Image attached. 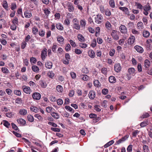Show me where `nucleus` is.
<instances>
[{"label":"nucleus","instance_id":"obj_12","mask_svg":"<svg viewBox=\"0 0 152 152\" xmlns=\"http://www.w3.org/2000/svg\"><path fill=\"white\" fill-rule=\"evenodd\" d=\"M137 28L138 29L141 30L144 28L143 23L141 22H138L137 25Z\"/></svg>","mask_w":152,"mask_h":152},{"label":"nucleus","instance_id":"obj_25","mask_svg":"<svg viewBox=\"0 0 152 152\" xmlns=\"http://www.w3.org/2000/svg\"><path fill=\"white\" fill-rule=\"evenodd\" d=\"M25 17L26 18H30L32 16V14L30 12L25 11L24 13Z\"/></svg>","mask_w":152,"mask_h":152},{"label":"nucleus","instance_id":"obj_10","mask_svg":"<svg viewBox=\"0 0 152 152\" xmlns=\"http://www.w3.org/2000/svg\"><path fill=\"white\" fill-rule=\"evenodd\" d=\"M89 97L91 99H94L95 96V92L93 91H91L88 94Z\"/></svg>","mask_w":152,"mask_h":152},{"label":"nucleus","instance_id":"obj_13","mask_svg":"<svg viewBox=\"0 0 152 152\" xmlns=\"http://www.w3.org/2000/svg\"><path fill=\"white\" fill-rule=\"evenodd\" d=\"M67 6L68 10L70 12H73L74 10V8L73 5L70 3H68Z\"/></svg>","mask_w":152,"mask_h":152},{"label":"nucleus","instance_id":"obj_8","mask_svg":"<svg viewBox=\"0 0 152 152\" xmlns=\"http://www.w3.org/2000/svg\"><path fill=\"white\" fill-rule=\"evenodd\" d=\"M119 29L122 33H125L127 32L126 27L124 25H121L119 27Z\"/></svg>","mask_w":152,"mask_h":152},{"label":"nucleus","instance_id":"obj_1","mask_svg":"<svg viewBox=\"0 0 152 152\" xmlns=\"http://www.w3.org/2000/svg\"><path fill=\"white\" fill-rule=\"evenodd\" d=\"M143 9L144 11L143 13L145 15H147L148 14V11L151 9V7L149 4L148 3L143 7Z\"/></svg>","mask_w":152,"mask_h":152},{"label":"nucleus","instance_id":"obj_64","mask_svg":"<svg viewBox=\"0 0 152 152\" xmlns=\"http://www.w3.org/2000/svg\"><path fill=\"white\" fill-rule=\"evenodd\" d=\"M10 28L12 30H15L16 29V24H13L12 25L10 26Z\"/></svg>","mask_w":152,"mask_h":152},{"label":"nucleus","instance_id":"obj_50","mask_svg":"<svg viewBox=\"0 0 152 152\" xmlns=\"http://www.w3.org/2000/svg\"><path fill=\"white\" fill-rule=\"evenodd\" d=\"M109 80L110 83H113L114 82V77L113 76H110L109 77Z\"/></svg>","mask_w":152,"mask_h":152},{"label":"nucleus","instance_id":"obj_56","mask_svg":"<svg viewBox=\"0 0 152 152\" xmlns=\"http://www.w3.org/2000/svg\"><path fill=\"white\" fill-rule=\"evenodd\" d=\"M139 131L137 130L134 131L132 133L133 136L134 137H136L137 136V134L139 133Z\"/></svg>","mask_w":152,"mask_h":152},{"label":"nucleus","instance_id":"obj_39","mask_svg":"<svg viewBox=\"0 0 152 152\" xmlns=\"http://www.w3.org/2000/svg\"><path fill=\"white\" fill-rule=\"evenodd\" d=\"M120 9L121 10H122L123 12H125L126 13H127L128 12V9L127 8L125 7H119Z\"/></svg>","mask_w":152,"mask_h":152},{"label":"nucleus","instance_id":"obj_37","mask_svg":"<svg viewBox=\"0 0 152 152\" xmlns=\"http://www.w3.org/2000/svg\"><path fill=\"white\" fill-rule=\"evenodd\" d=\"M80 24L82 27H85L86 22L85 20H81L80 21Z\"/></svg>","mask_w":152,"mask_h":152},{"label":"nucleus","instance_id":"obj_49","mask_svg":"<svg viewBox=\"0 0 152 152\" xmlns=\"http://www.w3.org/2000/svg\"><path fill=\"white\" fill-rule=\"evenodd\" d=\"M11 125H12V127L13 129H14L16 131H17L18 130V129L17 126L15 124L13 123H12Z\"/></svg>","mask_w":152,"mask_h":152},{"label":"nucleus","instance_id":"obj_7","mask_svg":"<svg viewBox=\"0 0 152 152\" xmlns=\"http://www.w3.org/2000/svg\"><path fill=\"white\" fill-rule=\"evenodd\" d=\"M134 48L137 51L140 53H142L144 51L143 48L139 45H136L134 47Z\"/></svg>","mask_w":152,"mask_h":152},{"label":"nucleus","instance_id":"obj_54","mask_svg":"<svg viewBox=\"0 0 152 152\" xmlns=\"http://www.w3.org/2000/svg\"><path fill=\"white\" fill-rule=\"evenodd\" d=\"M57 48H58L57 45H53L52 48V51L54 53H56Z\"/></svg>","mask_w":152,"mask_h":152},{"label":"nucleus","instance_id":"obj_16","mask_svg":"<svg viewBox=\"0 0 152 152\" xmlns=\"http://www.w3.org/2000/svg\"><path fill=\"white\" fill-rule=\"evenodd\" d=\"M80 77L82 80L84 81H87L89 78V77L86 75H81Z\"/></svg>","mask_w":152,"mask_h":152},{"label":"nucleus","instance_id":"obj_46","mask_svg":"<svg viewBox=\"0 0 152 152\" xmlns=\"http://www.w3.org/2000/svg\"><path fill=\"white\" fill-rule=\"evenodd\" d=\"M94 109L98 112H99L101 110V109H100V106L98 105H95Z\"/></svg>","mask_w":152,"mask_h":152},{"label":"nucleus","instance_id":"obj_43","mask_svg":"<svg viewBox=\"0 0 152 152\" xmlns=\"http://www.w3.org/2000/svg\"><path fill=\"white\" fill-rule=\"evenodd\" d=\"M73 27L77 30H79L80 28V26L79 25V23L76 24H73Z\"/></svg>","mask_w":152,"mask_h":152},{"label":"nucleus","instance_id":"obj_45","mask_svg":"<svg viewBox=\"0 0 152 152\" xmlns=\"http://www.w3.org/2000/svg\"><path fill=\"white\" fill-rule=\"evenodd\" d=\"M1 71L3 73L5 74H7L8 73L9 70L5 67H2L1 68Z\"/></svg>","mask_w":152,"mask_h":152},{"label":"nucleus","instance_id":"obj_14","mask_svg":"<svg viewBox=\"0 0 152 152\" xmlns=\"http://www.w3.org/2000/svg\"><path fill=\"white\" fill-rule=\"evenodd\" d=\"M45 66L48 69H51L53 66L52 63L50 61H47L45 64Z\"/></svg>","mask_w":152,"mask_h":152},{"label":"nucleus","instance_id":"obj_24","mask_svg":"<svg viewBox=\"0 0 152 152\" xmlns=\"http://www.w3.org/2000/svg\"><path fill=\"white\" fill-rule=\"evenodd\" d=\"M47 75L50 78L52 79L54 76V74L52 71H49L47 73Z\"/></svg>","mask_w":152,"mask_h":152},{"label":"nucleus","instance_id":"obj_58","mask_svg":"<svg viewBox=\"0 0 152 152\" xmlns=\"http://www.w3.org/2000/svg\"><path fill=\"white\" fill-rule=\"evenodd\" d=\"M51 130L55 132H59L60 131V129L58 128H54L52 127L51 128Z\"/></svg>","mask_w":152,"mask_h":152},{"label":"nucleus","instance_id":"obj_31","mask_svg":"<svg viewBox=\"0 0 152 152\" xmlns=\"http://www.w3.org/2000/svg\"><path fill=\"white\" fill-rule=\"evenodd\" d=\"M148 124V121H145L141 122L140 123V126L142 127H144L147 126Z\"/></svg>","mask_w":152,"mask_h":152},{"label":"nucleus","instance_id":"obj_51","mask_svg":"<svg viewBox=\"0 0 152 152\" xmlns=\"http://www.w3.org/2000/svg\"><path fill=\"white\" fill-rule=\"evenodd\" d=\"M57 104L58 105H61L63 103V101L61 99H58L57 100Z\"/></svg>","mask_w":152,"mask_h":152},{"label":"nucleus","instance_id":"obj_41","mask_svg":"<svg viewBox=\"0 0 152 152\" xmlns=\"http://www.w3.org/2000/svg\"><path fill=\"white\" fill-rule=\"evenodd\" d=\"M12 22L13 24H17L18 22V18L16 17H15Z\"/></svg>","mask_w":152,"mask_h":152},{"label":"nucleus","instance_id":"obj_21","mask_svg":"<svg viewBox=\"0 0 152 152\" xmlns=\"http://www.w3.org/2000/svg\"><path fill=\"white\" fill-rule=\"evenodd\" d=\"M51 115L56 119H58L59 118V114L56 113L52 112L51 113Z\"/></svg>","mask_w":152,"mask_h":152},{"label":"nucleus","instance_id":"obj_3","mask_svg":"<svg viewBox=\"0 0 152 152\" xmlns=\"http://www.w3.org/2000/svg\"><path fill=\"white\" fill-rule=\"evenodd\" d=\"M95 19L96 23L99 24L101 22L102 20L103 19V17L101 15H98L95 17Z\"/></svg>","mask_w":152,"mask_h":152},{"label":"nucleus","instance_id":"obj_29","mask_svg":"<svg viewBox=\"0 0 152 152\" xmlns=\"http://www.w3.org/2000/svg\"><path fill=\"white\" fill-rule=\"evenodd\" d=\"M32 31L33 33L34 34L36 35L38 32V30L36 27L34 26L32 28Z\"/></svg>","mask_w":152,"mask_h":152},{"label":"nucleus","instance_id":"obj_18","mask_svg":"<svg viewBox=\"0 0 152 152\" xmlns=\"http://www.w3.org/2000/svg\"><path fill=\"white\" fill-rule=\"evenodd\" d=\"M17 121L19 124L23 125H24L26 123V121L22 118L18 119Z\"/></svg>","mask_w":152,"mask_h":152},{"label":"nucleus","instance_id":"obj_17","mask_svg":"<svg viewBox=\"0 0 152 152\" xmlns=\"http://www.w3.org/2000/svg\"><path fill=\"white\" fill-rule=\"evenodd\" d=\"M150 33L148 31L145 30L143 31L142 36L145 38H147L150 36Z\"/></svg>","mask_w":152,"mask_h":152},{"label":"nucleus","instance_id":"obj_38","mask_svg":"<svg viewBox=\"0 0 152 152\" xmlns=\"http://www.w3.org/2000/svg\"><path fill=\"white\" fill-rule=\"evenodd\" d=\"M107 69L105 67L103 68L101 70V72L103 74H104V75L107 74Z\"/></svg>","mask_w":152,"mask_h":152},{"label":"nucleus","instance_id":"obj_27","mask_svg":"<svg viewBox=\"0 0 152 152\" xmlns=\"http://www.w3.org/2000/svg\"><path fill=\"white\" fill-rule=\"evenodd\" d=\"M27 113V110L25 109H20L19 111V113L20 115H25Z\"/></svg>","mask_w":152,"mask_h":152},{"label":"nucleus","instance_id":"obj_61","mask_svg":"<svg viewBox=\"0 0 152 152\" xmlns=\"http://www.w3.org/2000/svg\"><path fill=\"white\" fill-rule=\"evenodd\" d=\"M82 72L84 73L87 74L88 72V69L87 68H83L82 70Z\"/></svg>","mask_w":152,"mask_h":152},{"label":"nucleus","instance_id":"obj_48","mask_svg":"<svg viewBox=\"0 0 152 152\" xmlns=\"http://www.w3.org/2000/svg\"><path fill=\"white\" fill-rule=\"evenodd\" d=\"M30 110L31 111L35 113L38 112V109L37 108L34 107H31L30 108Z\"/></svg>","mask_w":152,"mask_h":152},{"label":"nucleus","instance_id":"obj_23","mask_svg":"<svg viewBox=\"0 0 152 152\" xmlns=\"http://www.w3.org/2000/svg\"><path fill=\"white\" fill-rule=\"evenodd\" d=\"M77 38L81 42H83L84 41V38L81 34H79L77 36Z\"/></svg>","mask_w":152,"mask_h":152},{"label":"nucleus","instance_id":"obj_42","mask_svg":"<svg viewBox=\"0 0 152 152\" xmlns=\"http://www.w3.org/2000/svg\"><path fill=\"white\" fill-rule=\"evenodd\" d=\"M71 46L69 44H67L66 45L65 47V50L66 51L68 52L71 50Z\"/></svg>","mask_w":152,"mask_h":152},{"label":"nucleus","instance_id":"obj_26","mask_svg":"<svg viewBox=\"0 0 152 152\" xmlns=\"http://www.w3.org/2000/svg\"><path fill=\"white\" fill-rule=\"evenodd\" d=\"M94 85L96 87H100L101 86V84L98 80H96L94 81Z\"/></svg>","mask_w":152,"mask_h":152},{"label":"nucleus","instance_id":"obj_15","mask_svg":"<svg viewBox=\"0 0 152 152\" xmlns=\"http://www.w3.org/2000/svg\"><path fill=\"white\" fill-rule=\"evenodd\" d=\"M56 28L60 31H62L63 30L64 28L61 24L60 23L56 24Z\"/></svg>","mask_w":152,"mask_h":152},{"label":"nucleus","instance_id":"obj_36","mask_svg":"<svg viewBox=\"0 0 152 152\" xmlns=\"http://www.w3.org/2000/svg\"><path fill=\"white\" fill-rule=\"evenodd\" d=\"M56 89L58 92H61L63 91V88L61 86L58 85L56 87Z\"/></svg>","mask_w":152,"mask_h":152},{"label":"nucleus","instance_id":"obj_30","mask_svg":"<svg viewBox=\"0 0 152 152\" xmlns=\"http://www.w3.org/2000/svg\"><path fill=\"white\" fill-rule=\"evenodd\" d=\"M3 122H4L3 124L4 126L8 128H9V126L10 125V123L8 121L6 120H4L3 121Z\"/></svg>","mask_w":152,"mask_h":152},{"label":"nucleus","instance_id":"obj_2","mask_svg":"<svg viewBox=\"0 0 152 152\" xmlns=\"http://www.w3.org/2000/svg\"><path fill=\"white\" fill-rule=\"evenodd\" d=\"M47 50L46 48H45L42 51L41 53V57L42 60L43 61L45 59L47 56Z\"/></svg>","mask_w":152,"mask_h":152},{"label":"nucleus","instance_id":"obj_11","mask_svg":"<svg viewBox=\"0 0 152 152\" xmlns=\"http://www.w3.org/2000/svg\"><path fill=\"white\" fill-rule=\"evenodd\" d=\"M128 71L130 75L134 76L135 75V69L133 68H130L128 69Z\"/></svg>","mask_w":152,"mask_h":152},{"label":"nucleus","instance_id":"obj_6","mask_svg":"<svg viewBox=\"0 0 152 152\" xmlns=\"http://www.w3.org/2000/svg\"><path fill=\"white\" fill-rule=\"evenodd\" d=\"M135 38L134 36H131L128 39V43L129 45H132L134 42Z\"/></svg>","mask_w":152,"mask_h":152},{"label":"nucleus","instance_id":"obj_35","mask_svg":"<svg viewBox=\"0 0 152 152\" xmlns=\"http://www.w3.org/2000/svg\"><path fill=\"white\" fill-rule=\"evenodd\" d=\"M27 118L28 121L31 122H33L34 121V118L31 115H28L27 116Z\"/></svg>","mask_w":152,"mask_h":152},{"label":"nucleus","instance_id":"obj_9","mask_svg":"<svg viewBox=\"0 0 152 152\" xmlns=\"http://www.w3.org/2000/svg\"><path fill=\"white\" fill-rule=\"evenodd\" d=\"M121 67L119 64H116L115 65V71L117 72H120L121 70Z\"/></svg>","mask_w":152,"mask_h":152},{"label":"nucleus","instance_id":"obj_59","mask_svg":"<svg viewBox=\"0 0 152 152\" xmlns=\"http://www.w3.org/2000/svg\"><path fill=\"white\" fill-rule=\"evenodd\" d=\"M14 93L15 94L18 96H20L21 94V92L20 90H15L14 91Z\"/></svg>","mask_w":152,"mask_h":152},{"label":"nucleus","instance_id":"obj_4","mask_svg":"<svg viewBox=\"0 0 152 152\" xmlns=\"http://www.w3.org/2000/svg\"><path fill=\"white\" fill-rule=\"evenodd\" d=\"M32 98L34 100H39L41 97V94L39 93L35 92L32 94Z\"/></svg>","mask_w":152,"mask_h":152},{"label":"nucleus","instance_id":"obj_20","mask_svg":"<svg viewBox=\"0 0 152 152\" xmlns=\"http://www.w3.org/2000/svg\"><path fill=\"white\" fill-rule=\"evenodd\" d=\"M39 84L42 87L46 88L47 86V84L44 81L41 80L39 82Z\"/></svg>","mask_w":152,"mask_h":152},{"label":"nucleus","instance_id":"obj_60","mask_svg":"<svg viewBox=\"0 0 152 152\" xmlns=\"http://www.w3.org/2000/svg\"><path fill=\"white\" fill-rule=\"evenodd\" d=\"M75 52L77 54H80L82 53V51L80 50L77 48L75 49Z\"/></svg>","mask_w":152,"mask_h":152},{"label":"nucleus","instance_id":"obj_63","mask_svg":"<svg viewBox=\"0 0 152 152\" xmlns=\"http://www.w3.org/2000/svg\"><path fill=\"white\" fill-rule=\"evenodd\" d=\"M87 45L85 43H80V47L83 48H86L87 47Z\"/></svg>","mask_w":152,"mask_h":152},{"label":"nucleus","instance_id":"obj_28","mask_svg":"<svg viewBox=\"0 0 152 152\" xmlns=\"http://www.w3.org/2000/svg\"><path fill=\"white\" fill-rule=\"evenodd\" d=\"M143 149L144 152H149V151L148 147L146 145H144L143 146Z\"/></svg>","mask_w":152,"mask_h":152},{"label":"nucleus","instance_id":"obj_40","mask_svg":"<svg viewBox=\"0 0 152 152\" xmlns=\"http://www.w3.org/2000/svg\"><path fill=\"white\" fill-rule=\"evenodd\" d=\"M106 27L108 29H110L111 28V25L109 22H107L105 24Z\"/></svg>","mask_w":152,"mask_h":152},{"label":"nucleus","instance_id":"obj_33","mask_svg":"<svg viewBox=\"0 0 152 152\" xmlns=\"http://www.w3.org/2000/svg\"><path fill=\"white\" fill-rule=\"evenodd\" d=\"M135 4L138 8L140 10H142L143 9V7L140 3L136 2L135 3Z\"/></svg>","mask_w":152,"mask_h":152},{"label":"nucleus","instance_id":"obj_19","mask_svg":"<svg viewBox=\"0 0 152 152\" xmlns=\"http://www.w3.org/2000/svg\"><path fill=\"white\" fill-rule=\"evenodd\" d=\"M89 56L92 58H94L95 57V54L94 51L93 50H91L88 52Z\"/></svg>","mask_w":152,"mask_h":152},{"label":"nucleus","instance_id":"obj_5","mask_svg":"<svg viewBox=\"0 0 152 152\" xmlns=\"http://www.w3.org/2000/svg\"><path fill=\"white\" fill-rule=\"evenodd\" d=\"M22 88L23 89V91L26 93L29 94H30L31 90L29 87L23 86L22 87Z\"/></svg>","mask_w":152,"mask_h":152},{"label":"nucleus","instance_id":"obj_53","mask_svg":"<svg viewBox=\"0 0 152 152\" xmlns=\"http://www.w3.org/2000/svg\"><path fill=\"white\" fill-rule=\"evenodd\" d=\"M37 61L36 59L34 57H32L30 59V61L31 63L35 64Z\"/></svg>","mask_w":152,"mask_h":152},{"label":"nucleus","instance_id":"obj_55","mask_svg":"<svg viewBox=\"0 0 152 152\" xmlns=\"http://www.w3.org/2000/svg\"><path fill=\"white\" fill-rule=\"evenodd\" d=\"M108 89L106 88H104L102 90V93L104 95H106L108 93Z\"/></svg>","mask_w":152,"mask_h":152},{"label":"nucleus","instance_id":"obj_57","mask_svg":"<svg viewBox=\"0 0 152 152\" xmlns=\"http://www.w3.org/2000/svg\"><path fill=\"white\" fill-rule=\"evenodd\" d=\"M109 4L112 7H114V0H110Z\"/></svg>","mask_w":152,"mask_h":152},{"label":"nucleus","instance_id":"obj_62","mask_svg":"<svg viewBox=\"0 0 152 152\" xmlns=\"http://www.w3.org/2000/svg\"><path fill=\"white\" fill-rule=\"evenodd\" d=\"M137 69L139 72H141L142 70V65L141 64H138L137 65Z\"/></svg>","mask_w":152,"mask_h":152},{"label":"nucleus","instance_id":"obj_47","mask_svg":"<svg viewBox=\"0 0 152 152\" xmlns=\"http://www.w3.org/2000/svg\"><path fill=\"white\" fill-rule=\"evenodd\" d=\"M57 40L58 42L61 43L64 41V39L62 37L60 36L58 37L57 38Z\"/></svg>","mask_w":152,"mask_h":152},{"label":"nucleus","instance_id":"obj_32","mask_svg":"<svg viewBox=\"0 0 152 152\" xmlns=\"http://www.w3.org/2000/svg\"><path fill=\"white\" fill-rule=\"evenodd\" d=\"M114 142V141H113V140H112L109 141L108 142H107L106 144H105L104 145V147L105 148H107V147H108V146H110V145H111L113 144Z\"/></svg>","mask_w":152,"mask_h":152},{"label":"nucleus","instance_id":"obj_44","mask_svg":"<svg viewBox=\"0 0 152 152\" xmlns=\"http://www.w3.org/2000/svg\"><path fill=\"white\" fill-rule=\"evenodd\" d=\"M45 32L43 30L41 29L39 31V35L42 37H44L45 35Z\"/></svg>","mask_w":152,"mask_h":152},{"label":"nucleus","instance_id":"obj_52","mask_svg":"<svg viewBox=\"0 0 152 152\" xmlns=\"http://www.w3.org/2000/svg\"><path fill=\"white\" fill-rule=\"evenodd\" d=\"M65 108L68 111L71 112H74V110H73L72 108L68 106H66L65 107Z\"/></svg>","mask_w":152,"mask_h":152},{"label":"nucleus","instance_id":"obj_22","mask_svg":"<svg viewBox=\"0 0 152 152\" xmlns=\"http://www.w3.org/2000/svg\"><path fill=\"white\" fill-rule=\"evenodd\" d=\"M150 61L148 59H145L144 61V66L145 68H148L150 65Z\"/></svg>","mask_w":152,"mask_h":152},{"label":"nucleus","instance_id":"obj_34","mask_svg":"<svg viewBox=\"0 0 152 152\" xmlns=\"http://www.w3.org/2000/svg\"><path fill=\"white\" fill-rule=\"evenodd\" d=\"M32 70L35 72H37L39 70V69L38 67L35 65L33 66H32Z\"/></svg>","mask_w":152,"mask_h":152}]
</instances>
